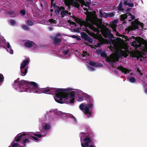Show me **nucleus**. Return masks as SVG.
I'll return each mask as SVG.
<instances>
[{"label":"nucleus","instance_id":"1","mask_svg":"<svg viewBox=\"0 0 147 147\" xmlns=\"http://www.w3.org/2000/svg\"><path fill=\"white\" fill-rule=\"evenodd\" d=\"M13 86L15 90L19 92H26L39 94H55L56 96L54 97L55 100L60 103H62L63 98L65 90V88L50 87L40 88H38V85L35 82H28L24 80H20L19 78L14 81Z\"/></svg>","mask_w":147,"mask_h":147},{"label":"nucleus","instance_id":"2","mask_svg":"<svg viewBox=\"0 0 147 147\" xmlns=\"http://www.w3.org/2000/svg\"><path fill=\"white\" fill-rule=\"evenodd\" d=\"M75 96H76V99L78 102H82L84 100H86L87 103H81L79 105V108L86 117H91L93 113V110L94 107V100L87 94L80 90L70 88H65L62 103H74Z\"/></svg>","mask_w":147,"mask_h":147},{"label":"nucleus","instance_id":"3","mask_svg":"<svg viewBox=\"0 0 147 147\" xmlns=\"http://www.w3.org/2000/svg\"><path fill=\"white\" fill-rule=\"evenodd\" d=\"M50 123L48 120H45L42 124V131L40 132H23L18 134L11 143L12 147H24L32 139L36 142L40 141V138L46 136L51 129Z\"/></svg>","mask_w":147,"mask_h":147},{"label":"nucleus","instance_id":"4","mask_svg":"<svg viewBox=\"0 0 147 147\" xmlns=\"http://www.w3.org/2000/svg\"><path fill=\"white\" fill-rule=\"evenodd\" d=\"M86 67L90 71H94L97 69L103 68L104 69L110 70L115 73L121 71L125 74L132 75L134 73L133 71L119 65H86Z\"/></svg>","mask_w":147,"mask_h":147},{"label":"nucleus","instance_id":"5","mask_svg":"<svg viewBox=\"0 0 147 147\" xmlns=\"http://www.w3.org/2000/svg\"><path fill=\"white\" fill-rule=\"evenodd\" d=\"M97 51L98 53H100L101 57H106V61L109 64H113V63L118 61L119 60V57H121L123 56L126 57L128 55L127 52L126 50H121L119 51L117 53V56L112 53L108 57L107 56V54L105 52H102L100 50H97Z\"/></svg>","mask_w":147,"mask_h":147},{"label":"nucleus","instance_id":"6","mask_svg":"<svg viewBox=\"0 0 147 147\" xmlns=\"http://www.w3.org/2000/svg\"><path fill=\"white\" fill-rule=\"evenodd\" d=\"M133 38V42H132L131 45L133 47L137 48L141 47V50L146 49L147 48V43L146 41L143 38L140 36L135 37L132 36L130 38V39Z\"/></svg>","mask_w":147,"mask_h":147},{"label":"nucleus","instance_id":"7","mask_svg":"<svg viewBox=\"0 0 147 147\" xmlns=\"http://www.w3.org/2000/svg\"><path fill=\"white\" fill-rule=\"evenodd\" d=\"M76 1H78L81 4V6L83 7V5H85L86 7H89L90 6V4L91 1L90 0V2L87 1L85 2L84 0H76ZM64 2L65 5L67 6L69 8H70L71 6L73 5V6L79 8L80 7V5L78 2L75 1L74 0H64Z\"/></svg>","mask_w":147,"mask_h":147},{"label":"nucleus","instance_id":"8","mask_svg":"<svg viewBox=\"0 0 147 147\" xmlns=\"http://www.w3.org/2000/svg\"><path fill=\"white\" fill-rule=\"evenodd\" d=\"M93 134H89L83 139H81L80 141L82 147H96L93 144Z\"/></svg>","mask_w":147,"mask_h":147},{"label":"nucleus","instance_id":"9","mask_svg":"<svg viewBox=\"0 0 147 147\" xmlns=\"http://www.w3.org/2000/svg\"><path fill=\"white\" fill-rule=\"evenodd\" d=\"M52 112H53L54 113L57 114L58 115H62L63 119H67L68 120H69V119L70 117H72V115L71 114L63 113L61 111H58L57 109H52L47 112V114Z\"/></svg>","mask_w":147,"mask_h":147},{"label":"nucleus","instance_id":"10","mask_svg":"<svg viewBox=\"0 0 147 147\" xmlns=\"http://www.w3.org/2000/svg\"><path fill=\"white\" fill-rule=\"evenodd\" d=\"M105 28L103 29L102 32L103 36L106 38L109 37L110 39H111L112 38H114L113 35L111 33V30L106 26H105Z\"/></svg>","mask_w":147,"mask_h":147},{"label":"nucleus","instance_id":"11","mask_svg":"<svg viewBox=\"0 0 147 147\" xmlns=\"http://www.w3.org/2000/svg\"><path fill=\"white\" fill-rule=\"evenodd\" d=\"M140 25L141 27H142V26L143 25V24L140 23L138 21H137L135 20L132 22L131 26L129 27L128 29L129 31H131L135 30L136 29H138V25Z\"/></svg>","mask_w":147,"mask_h":147},{"label":"nucleus","instance_id":"12","mask_svg":"<svg viewBox=\"0 0 147 147\" xmlns=\"http://www.w3.org/2000/svg\"><path fill=\"white\" fill-rule=\"evenodd\" d=\"M20 68L22 75L23 76H25L27 73L28 68L27 65H21Z\"/></svg>","mask_w":147,"mask_h":147},{"label":"nucleus","instance_id":"13","mask_svg":"<svg viewBox=\"0 0 147 147\" xmlns=\"http://www.w3.org/2000/svg\"><path fill=\"white\" fill-rule=\"evenodd\" d=\"M131 16V14L127 13H126L122 14L120 16V21H124L128 17Z\"/></svg>","mask_w":147,"mask_h":147},{"label":"nucleus","instance_id":"14","mask_svg":"<svg viewBox=\"0 0 147 147\" xmlns=\"http://www.w3.org/2000/svg\"><path fill=\"white\" fill-rule=\"evenodd\" d=\"M25 46L27 48H30L33 46H35V44L33 41L28 40V41L24 43Z\"/></svg>","mask_w":147,"mask_h":147},{"label":"nucleus","instance_id":"15","mask_svg":"<svg viewBox=\"0 0 147 147\" xmlns=\"http://www.w3.org/2000/svg\"><path fill=\"white\" fill-rule=\"evenodd\" d=\"M96 25L97 26V28H95L94 26L91 25L90 26V28L94 31L97 32L99 30L98 28H100V26L98 23H97Z\"/></svg>","mask_w":147,"mask_h":147},{"label":"nucleus","instance_id":"16","mask_svg":"<svg viewBox=\"0 0 147 147\" xmlns=\"http://www.w3.org/2000/svg\"><path fill=\"white\" fill-rule=\"evenodd\" d=\"M53 44L55 45H58V43L62 41V40L61 39L58 38L57 36H55L53 38Z\"/></svg>","mask_w":147,"mask_h":147},{"label":"nucleus","instance_id":"17","mask_svg":"<svg viewBox=\"0 0 147 147\" xmlns=\"http://www.w3.org/2000/svg\"><path fill=\"white\" fill-rule=\"evenodd\" d=\"M88 132V129H87L86 132H82L80 133V141L81 140V139H83V138L86 137L85 136L87 134Z\"/></svg>","mask_w":147,"mask_h":147},{"label":"nucleus","instance_id":"18","mask_svg":"<svg viewBox=\"0 0 147 147\" xmlns=\"http://www.w3.org/2000/svg\"><path fill=\"white\" fill-rule=\"evenodd\" d=\"M99 16L100 17L106 18L107 17V13L105 12H102V10H100L99 11Z\"/></svg>","mask_w":147,"mask_h":147},{"label":"nucleus","instance_id":"19","mask_svg":"<svg viewBox=\"0 0 147 147\" xmlns=\"http://www.w3.org/2000/svg\"><path fill=\"white\" fill-rule=\"evenodd\" d=\"M55 13L57 14H58L59 13L61 9H65L64 7H60L59 6H57V7L55 8Z\"/></svg>","mask_w":147,"mask_h":147},{"label":"nucleus","instance_id":"20","mask_svg":"<svg viewBox=\"0 0 147 147\" xmlns=\"http://www.w3.org/2000/svg\"><path fill=\"white\" fill-rule=\"evenodd\" d=\"M128 81L131 83H134L136 81V79L134 77L131 76H129L127 78Z\"/></svg>","mask_w":147,"mask_h":147},{"label":"nucleus","instance_id":"21","mask_svg":"<svg viewBox=\"0 0 147 147\" xmlns=\"http://www.w3.org/2000/svg\"><path fill=\"white\" fill-rule=\"evenodd\" d=\"M75 22L77 23H79L80 26L82 27L83 25L84 22L81 19L77 18L75 19Z\"/></svg>","mask_w":147,"mask_h":147},{"label":"nucleus","instance_id":"22","mask_svg":"<svg viewBox=\"0 0 147 147\" xmlns=\"http://www.w3.org/2000/svg\"><path fill=\"white\" fill-rule=\"evenodd\" d=\"M68 11L64 10V9H63V10H62L61 12V16L62 18L64 17L65 16H66L67 14H68Z\"/></svg>","mask_w":147,"mask_h":147},{"label":"nucleus","instance_id":"23","mask_svg":"<svg viewBox=\"0 0 147 147\" xmlns=\"http://www.w3.org/2000/svg\"><path fill=\"white\" fill-rule=\"evenodd\" d=\"M121 37H122V38L124 40L125 42L128 41L129 40H130V42L131 43H132V42H133V40H132L131 41V39H133L132 38H131L130 39V38L131 37H130L129 38H128V37L125 35H122V36Z\"/></svg>","mask_w":147,"mask_h":147},{"label":"nucleus","instance_id":"24","mask_svg":"<svg viewBox=\"0 0 147 147\" xmlns=\"http://www.w3.org/2000/svg\"><path fill=\"white\" fill-rule=\"evenodd\" d=\"M89 36L85 32H82V33L81 37L82 38H84L85 40H87V38Z\"/></svg>","mask_w":147,"mask_h":147},{"label":"nucleus","instance_id":"25","mask_svg":"<svg viewBox=\"0 0 147 147\" xmlns=\"http://www.w3.org/2000/svg\"><path fill=\"white\" fill-rule=\"evenodd\" d=\"M7 48H8V50H9L10 53L11 54H12L13 53V50H12L11 47V46L9 44V42H7Z\"/></svg>","mask_w":147,"mask_h":147},{"label":"nucleus","instance_id":"26","mask_svg":"<svg viewBox=\"0 0 147 147\" xmlns=\"http://www.w3.org/2000/svg\"><path fill=\"white\" fill-rule=\"evenodd\" d=\"M4 80V77L2 74L0 73V86L2 84Z\"/></svg>","mask_w":147,"mask_h":147},{"label":"nucleus","instance_id":"27","mask_svg":"<svg viewBox=\"0 0 147 147\" xmlns=\"http://www.w3.org/2000/svg\"><path fill=\"white\" fill-rule=\"evenodd\" d=\"M69 120L70 121L74 123H76V119L72 115V117H69Z\"/></svg>","mask_w":147,"mask_h":147},{"label":"nucleus","instance_id":"28","mask_svg":"<svg viewBox=\"0 0 147 147\" xmlns=\"http://www.w3.org/2000/svg\"><path fill=\"white\" fill-rule=\"evenodd\" d=\"M29 59L26 58V59L24 60L20 64H28L29 63Z\"/></svg>","mask_w":147,"mask_h":147},{"label":"nucleus","instance_id":"29","mask_svg":"<svg viewBox=\"0 0 147 147\" xmlns=\"http://www.w3.org/2000/svg\"><path fill=\"white\" fill-rule=\"evenodd\" d=\"M115 15V12H112L111 13H107V17H109L110 18H112Z\"/></svg>","mask_w":147,"mask_h":147},{"label":"nucleus","instance_id":"30","mask_svg":"<svg viewBox=\"0 0 147 147\" xmlns=\"http://www.w3.org/2000/svg\"><path fill=\"white\" fill-rule=\"evenodd\" d=\"M122 2H120L118 7V10L119 11H121L123 10L122 9Z\"/></svg>","mask_w":147,"mask_h":147},{"label":"nucleus","instance_id":"31","mask_svg":"<svg viewBox=\"0 0 147 147\" xmlns=\"http://www.w3.org/2000/svg\"><path fill=\"white\" fill-rule=\"evenodd\" d=\"M82 57H84L85 56H89V55L88 54L87 52L85 51H83L82 53Z\"/></svg>","mask_w":147,"mask_h":147},{"label":"nucleus","instance_id":"32","mask_svg":"<svg viewBox=\"0 0 147 147\" xmlns=\"http://www.w3.org/2000/svg\"><path fill=\"white\" fill-rule=\"evenodd\" d=\"M92 40L93 38H92L90 37L89 36H88L86 40L89 43H91L93 42Z\"/></svg>","mask_w":147,"mask_h":147},{"label":"nucleus","instance_id":"33","mask_svg":"<svg viewBox=\"0 0 147 147\" xmlns=\"http://www.w3.org/2000/svg\"><path fill=\"white\" fill-rule=\"evenodd\" d=\"M87 18H86V21H90L91 22L92 19V16L90 15H87L86 16Z\"/></svg>","mask_w":147,"mask_h":147},{"label":"nucleus","instance_id":"34","mask_svg":"<svg viewBox=\"0 0 147 147\" xmlns=\"http://www.w3.org/2000/svg\"><path fill=\"white\" fill-rule=\"evenodd\" d=\"M27 24L28 26H32L33 24V23L30 20H27Z\"/></svg>","mask_w":147,"mask_h":147},{"label":"nucleus","instance_id":"35","mask_svg":"<svg viewBox=\"0 0 147 147\" xmlns=\"http://www.w3.org/2000/svg\"><path fill=\"white\" fill-rule=\"evenodd\" d=\"M22 27L24 30H28L29 29V28L26 25H23L22 26Z\"/></svg>","mask_w":147,"mask_h":147},{"label":"nucleus","instance_id":"36","mask_svg":"<svg viewBox=\"0 0 147 147\" xmlns=\"http://www.w3.org/2000/svg\"><path fill=\"white\" fill-rule=\"evenodd\" d=\"M51 8H52V7H53L54 8V9H55V8L57 7V6L56 5V3H54V2H51Z\"/></svg>","mask_w":147,"mask_h":147},{"label":"nucleus","instance_id":"37","mask_svg":"<svg viewBox=\"0 0 147 147\" xmlns=\"http://www.w3.org/2000/svg\"><path fill=\"white\" fill-rule=\"evenodd\" d=\"M67 22L68 23L70 24H71L72 25H75L76 26V24L75 22L72 21L70 20H67Z\"/></svg>","mask_w":147,"mask_h":147},{"label":"nucleus","instance_id":"38","mask_svg":"<svg viewBox=\"0 0 147 147\" xmlns=\"http://www.w3.org/2000/svg\"><path fill=\"white\" fill-rule=\"evenodd\" d=\"M49 22L51 23H53L55 24L56 23V20H53V19H51L49 20Z\"/></svg>","mask_w":147,"mask_h":147},{"label":"nucleus","instance_id":"39","mask_svg":"<svg viewBox=\"0 0 147 147\" xmlns=\"http://www.w3.org/2000/svg\"><path fill=\"white\" fill-rule=\"evenodd\" d=\"M10 23L12 25H15L16 24V22L13 20H11L10 22Z\"/></svg>","mask_w":147,"mask_h":147},{"label":"nucleus","instance_id":"40","mask_svg":"<svg viewBox=\"0 0 147 147\" xmlns=\"http://www.w3.org/2000/svg\"><path fill=\"white\" fill-rule=\"evenodd\" d=\"M20 12L21 14H22L23 15H24L26 14V12H25V10L24 9H22L20 10Z\"/></svg>","mask_w":147,"mask_h":147},{"label":"nucleus","instance_id":"41","mask_svg":"<svg viewBox=\"0 0 147 147\" xmlns=\"http://www.w3.org/2000/svg\"><path fill=\"white\" fill-rule=\"evenodd\" d=\"M127 5L130 7H132L134 6V4L133 3H129Z\"/></svg>","mask_w":147,"mask_h":147},{"label":"nucleus","instance_id":"42","mask_svg":"<svg viewBox=\"0 0 147 147\" xmlns=\"http://www.w3.org/2000/svg\"><path fill=\"white\" fill-rule=\"evenodd\" d=\"M88 64H96V63L92 62L91 61H89ZM97 64H101L100 63H98Z\"/></svg>","mask_w":147,"mask_h":147},{"label":"nucleus","instance_id":"43","mask_svg":"<svg viewBox=\"0 0 147 147\" xmlns=\"http://www.w3.org/2000/svg\"><path fill=\"white\" fill-rule=\"evenodd\" d=\"M69 51L68 49L65 50L64 52V54L65 55H67L69 53Z\"/></svg>","mask_w":147,"mask_h":147},{"label":"nucleus","instance_id":"44","mask_svg":"<svg viewBox=\"0 0 147 147\" xmlns=\"http://www.w3.org/2000/svg\"><path fill=\"white\" fill-rule=\"evenodd\" d=\"M128 3L127 1H125L124 2L123 4L124 5H128L127 4H128Z\"/></svg>","mask_w":147,"mask_h":147},{"label":"nucleus","instance_id":"45","mask_svg":"<svg viewBox=\"0 0 147 147\" xmlns=\"http://www.w3.org/2000/svg\"><path fill=\"white\" fill-rule=\"evenodd\" d=\"M103 44V42H99L97 43V46L98 47H99L102 44Z\"/></svg>","mask_w":147,"mask_h":147},{"label":"nucleus","instance_id":"46","mask_svg":"<svg viewBox=\"0 0 147 147\" xmlns=\"http://www.w3.org/2000/svg\"><path fill=\"white\" fill-rule=\"evenodd\" d=\"M131 16V20H134L135 19V16H132L131 14V16Z\"/></svg>","mask_w":147,"mask_h":147},{"label":"nucleus","instance_id":"47","mask_svg":"<svg viewBox=\"0 0 147 147\" xmlns=\"http://www.w3.org/2000/svg\"><path fill=\"white\" fill-rule=\"evenodd\" d=\"M138 60L141 61H144V59L143 58H138Z\"/></svg>","mask_w":147,"mask_h":147},{"label":"nucleus","instance_id":"48","mask_svg":"<svg viewBox=\"0 0 147 147\" xmlns=\"http://www.w3.org/2000/svg\"><path fill=\"white\" fill-rule=\"evenodd\" d=\"M116 35L117 36H119V37H121L122 36V35L120 34L118 32H117Z\"/></svg>","mask_w":147,"mask_h":147},{"label":"nucleus","instance_id":"49","mask_svg":"<svg viewBox=\"0 0 147 147\" xmlns=\"http://www.w3.org/2000/svg\"><path fill=\"white\" fill-rule=\"evenodd\" d=\"M76 39L77 40H81V38L80 37H78L77 36L76 38Z\"/></svg>","mask_w":147,"mask_h":147},{"label":"nucleus","instance_id":"50","mask_svg":"<svg viewBox=\"0 0 147 147\" xmlns=\"http://www.w3.org/2000/svg\"><path fill=\"white\" fill-rule=\"evenodd\" d=\"M61 34L60 33H58L56 34L55 36H57V37L60 36H61Z\"/></svg>","mask_w":147,"mask_h":147},{"label":"nucleus","instance_id":"51","mask_svg":"<svg viewBox=\"0 0 147 147\" xmlns=\"http://www.w3.org/2000/svg\"><path fill=\"white\" fill-rule=\"evenodd\" d=\"M112 28L113 29V31H116V28L115 27L113 26V27Z\"/></svg>","mask_w":147,"mask_h":147},{"label":"nucleus","instance_id":"52","mask_svg":"<svg viewBox=\"0 0 147 147\" xmlns=\"http://www.w3.org/2000/svg\"><path fill=\"white\" fill-rule=\"evenodd\" d=\"M131 10V9L130 8H127V9L126 11L127 12L130 11Z\"/></svg>","mask_w":147,"mask_h":147},{"label":"nucleus","instance_id":"53","mask_svg":"<svg viewBox=\"0 0 147 147\" xmlns=\"http://www.w3.org/2000/svg\"><path fill=\"white\" fill-rule=\"evenodd\" d=\"M77 36L75 35H73L72 36V37L73 38H76Z\"/></svg>","mask_w":147,"mask_h":147},{"label":"nucleus","instance_id":"54","mask_svg":"<svg viewBox=\"0 0 147 147\" xmlns=\"http://www.w3.org/2000/svg\"><path fill=\"white\" fill-rule=\"evenodd\" d=\"M144 92L146 94H147V88H145L144 90Z\"/></svg>","mask_w":147,"mask_h":147},{"label":"nucleus","instance_id":"55","mask_svg":"<svg viewBox=\"0 0 147 147\" xmlns=\"http://www.w3.org/2000/svg\"><path fill=\"white\" fill-rule=\"evenodd\" d=\"M72 18H74V19H75H75H77V18H76V17H75L74 16H72Z\"/></svg>","mask_w":147,"mask_h":147},{"label":"nucleus","instance_id":"56","mask_svg":"<svg viewBox=\"0 0 147 147\" xmlns=\"http://www.w3.org/2000/svg\"><path fill=\"white\" fill-rule=\"evenodd\" d=\"M43 121L41 119H39V121L40 122H42Z\"/></svg>","mask_w":147,"mask_h":147},{"label":"nucleus","instance_id":"57","mask_svg":"<svg viewBox=\"0 0 147 147\" xmlns=\"http://www.w3.org/2000/svg\"><path fill=\"white\" fill-rule=\"evenodd\" d=\"M53 11V10L52 9H51L50 10V11L51 12H52Z\"/></svg>","mask_w":147,"mask_h":147},{"label":"nucleus","instance_id":"58","mask_svg":"<svg viewBox=\"0 0 147 147\" xmlns=\"http://www.w3.org/2000/svg\"><path fill=\"white\" fill-rule=\"evenodd\" d=\"M51 1V2H54V0H50Z\"/></svg>","mask_w":147,"mask_h":147},{"label":"nucleus","instance_id":"59","mask_svg":"<svg viewBox=\"0 0 147 147\" xmlns=\"http://www.w3.org/2000/svg\"><path fill=\"white\" fill-rule=\"evenodd\" d=\"M84 10H87V9L86 8H84Z\"/></svg>","mask_w":147,"mask_h":147},{"label":"nucleus","instance_id":"60","mask_svg":"<svg viewBox=\"0 0 147 147\" xmlns=\"http://www.w3.org/2000/svg\"><path fill=\"white\" fill-rule=\"evenodd\" d=\"M68 13L69 14V15H70L71 14V13H70V12H69Z\"/></svg>","mask_w":147,"mask_h":147},{"label":"nucleus","instance_id":"61","mask_svg":"<svg viewBox=\"0 0 147 147\" xmlns=\"http://www.w3.org/2000/svg\"><path fill=\"white\" fill-rule=\"evenodd\" d=\"M40 5L41 7H43V5L42 4H41Z\"/></svg>","mask_w":147,"mask_h":147},{"label":"nucleus","instance_id":"62","mask_svg":"<svg viewBox=\"0 0 147 147\" xmlns=\"http://www.w3.org/2000/svg\"><path fill=\"white\" fill-rule=\"evenodd\" d=\"M131 21V20H130V19H129V21Z\"/></svg>","mask_w":147,"mask_h":147},{"label":"nucleus","instance_id":"63","mask_svg":"<svg viewBox=\"0 0 147 147\" xmlns=\"http://www.w3.org/2000/svg\"><path fill=\"white\" fill-rule=\"evenodd\" d=\"M9 147H11V146H9Z\"/></svg>","mask_w":147,"mask_h":147},{"label":"nucleus","instance_id":"64","mask_svg":"<svg viewBox=\"0 0 147 147\" xmlns=\"http://www.w3.org/2000/svg\"><path fill=\"white\" fill-rule=\"evenodd\" d=\"M51 28V29H52V28Z\"/></svg>","mask_w":147,"mask_h":147}]
</instances>
